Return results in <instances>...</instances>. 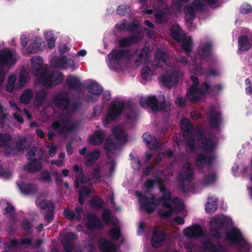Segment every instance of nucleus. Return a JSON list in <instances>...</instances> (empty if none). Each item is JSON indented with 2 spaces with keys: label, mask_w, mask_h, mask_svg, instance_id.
Segmentation results:
<instances>
[{
  "label": "nucleus",
  "mask_w": 252,
  "mask_h": 252,
  "mask_svg": "<svg viewBox=\"0 0 252 252\" xmlns=\"http://www.w3.org/2000/svg\"><path fill=\"white\" fill-rule=\"evenodd\" d=\"M103 91L102 87L95 81L80 82V108L83 102H96Z\"/></svg>",
  "instance_id": "obj_1"
},
{
  "label": "nucleus",
  "mask_w": 252,
  "mask_h": 252,
  "mask_svg": "<svg viewBox=\"0 0 252 252\" xmlns=\"http://www.w3.org/2000/svg\"><path fill=\"white\" fill-rule=\"evenodd\" d=\"M17 54L15 51L6 49L0 50V64L2 66H11L16 63ZM5 73L0 66V85L5 80Z\"/></svg>",
  "instance_id": "obj_2"
},
{
  "label": "nucleus",
  "mask_w": 252,
  "mask_h": 252,
  "mask_svg": "<svg viewBox=\"0 0 252 252\" xmlns=\"http://www.w3.org/2000/svg\"><path fill=\"white\" fill-rule=\"evenodd\" d=\"M37 77H38L39 82L48 88L56 86L61 83L63 79L61 73L58 71L50 72L48 68H46V70L42 71Z\"/></svg>",
  "instance_id": "obj_3"
},
{
  "label": "nucleus",
  "mask_w": 252,
  "mask_h": 252,
  "mask_svg": "<svg viewBox=\"0 0 252 252\" xmlns=\"http://www.w3.org/2000/svg\"><path fill=\"white\" fill-rule=\"evenodd\" d=\"M52 126L60 135H66L73 132L76 129V124L69 117L55 121L52 123Z\"/></svg>",
  "instance_id": "obj_4"
},
{
  "label": "nucleus",
  "mask_w": 252,
  "mask_h": 252,
  "mask_svg": "<svg viewBox=\"0 0 252 252\" xmlns=\"http://www.w3.org/2000/svg\"><path fill=\"white\" fill-rule=\"evenodd\" d=\"M130 57L129 49H113L108 55L110 67L117 70L122 67V60Z\"/></svg>",
  "instance_id": "obj_5"
},
{
  "label": "nucleus",
  "mask_w": 252,
  "mask_h": 252,
  "mask_svg": "<svg viewBox=\"0 0 252 252\" xmlns=\"http://www.w3.org/2000/svg\"><path fill=\"white\" fill-rule=\"evenodd\" d=\"M147 192L142 193L139 190H136L135 194L138 197L140 208L147 213L151 214L155 211L158 206L155 195L151 194L150 197H148L146 195Z\"/></svg>",
  "instance_id": "obj_6"
},
{
  "label": "nucleus",
  "mask_w": 252,
  "mask_h": 252,
  "mask_svg": "<svg viewBox=\"0 0 252 252\" xmlns=\"http://www.w3.org/2000/svg\"><path fill=\"white\" fill-rule=\"evenodd\" d=\"M125 108V103L123 101L115 99L111 102L105 119L106 124H110L119 118Z\"/></svg>",
  "instance_id": "obj_7"
},
{
  "label": "nucleus",
  "mask_w": 252,
  "mask_h": 252,
  "mask_svg": "<svg viewBox=\"0 0 252 252\" xmlns=\"http://www.w3.org/2000/svg\"><path fill=\"white\" fill-rule=\"evenodd\" d=\"M141 106L144 108H150L153 111H162L166 109V104L165 100L158 102L155 95L141 97L139 100Z\"/></svg>",
  "instance_id": "obj_8"
},
{
  "label": "nucleus",
  "mask_w": 252,
  "mask_h": 252,
  "mask_svg": "<svg viewBox=\"0 0 252 252\" xmlns=\"http://www.w3.org/2000/svg\"><path fill=\"white\" fill-rule=\"evenodd\" d=\"M71 100L68 94L63 91L56 94L52 97L53 104L62 111L68 112Z\"/></svg>",
  "instance_id": "obj_9"
},
{
  "label": "nucleus",
  "mask_w": 252,
  "mask_h": 252,
  "mask_svg": "<svg viewBox=\"0 0 252 252\" xmlns=\"http://www.w3.org/2000/svg\"><path fill=\"white\" fill-rule=\"evenodd\" d=\"M181 128L183 131L188 134V135L186 137V144L191 152H194L196 149L195 139L194 137L190 135V133L193 128L192 125L188 119L185 118L181 121Z\"/></svg>",
  "instance_id": "obj_10"
},
{
  "label": "nucleus",
  "mask_w": 252,
  "mask_h": 252,
  "mask_svg": "<svg viewBox=\"0 0 252 252\" xmlns=\"http://www.w3.org/2000/svg\"><path fill=\"white\" fill-rule=\"evenodd\" d=\"M213 154L201 153L198 154L195 160V165L197 169L202 170L206 166L210 167L214 160Z\"/></svg>",
  "instance_id": "obj_11"
},
{
  "label": "nucleus",
  "mask_w": 252,
  "mask_h": 252,
  "mask_svg": "<svg viewBox=\"0 0 252 252\" xmlns=\"http://www.w3.org/2000/svg\"><path fill=\"white\" fill-rule=\"evenodd\" d=\"M226 239L231 243L242 247L246 243L241 231L236 227H233L226 233Z\"/></svg>",
  "instance_id": "obj_12"
},
{
  "label": "nucleus",
  "mask_w": 252,
  "mask_h": 252,
  "mask_svg": "<svg viewBox=\"0 0 252 252\" xmlns=\"http://www.w3.org/2000/svg\"><path fill=\"white\" fill-rule=\"evenodd\" d=\"M50 64L53 67L62 69L73 68L74 66L73 61L68 59L65 56H61V57H53L50 61Z\"/></svg>",
  "instance_id": "obj_13"
},
{
  "label": "nucleus",
  "mask_w": 252,
  "mask_h": 252,
  "mask_svg": "<svg viewBox=\"0 0 252 252\" xmlns=\"http://www.w3.org/2000/svg\"><path fill=\"white\" fill-rule=\"evenodd\" d=\"M43 154V150L39 149L38 152V155L40 157L38 159L34 158L30 160L29 163L24 166L23 169L32 173L40 171L43 167L42 157Z\"/></svg>",
  "instance_id": "obj_14"
},
{
  "label": "nucleus",
  "mask_w": 252,
  "mask_h": 252,
  "mask_svg": "<svg viewBox=\"0 0 252 252\" xmlns=\"http://www.w3.org/2000/svg\"><path fill=\"white\" fill-rule=\"evenodd\" d=\"M159 190L161 195L156 198L157 206L161 205L163 208H170L171 204L170 202L172 200L171 192L166 189L165 185L161 187Z\"/></svg>",
  "instance_id": "obj_15"
},
{
  "label": "nucleus",
  "mask_w": 252,
  "mask_h": 252,
  "mask_svg": "<svg viewBox=\"0 0 252 252\" xmlns=\"http://www.w3.org/2000/svg\"><path fill=\"white\" fill-rule=\"evenodd\" d=\"M166 235L164 230L155 226L152 235L151 244L153 248H159L166 238Z\"/></svg>",
  "instance_id": "obj_16"
},
{
  "label": "nucleus",
  "mask_w": 252,
  "mask_h": 252,
  "mask_svg": "<svg viewBox=\"0 0 252 252\" xmlns=\"http://www.w3.org/2000/svg\"><path fill=\"white\" fill-rule=\"evenodd\" d=\"M39 207L43 210L48 209L44 214V219L48 223L52 222L54 219V203L48 200L43 199L40 202Z\"/></svg>",
  "instance_id": "obj_17"
},
{
  "label": "nucleus",
  "mask_w": 252,
  "mask_h": 252,
  "mask_svg": "<svg viewBox=\"0 0 252 252\" xmlns=\"http://www.w3.org/2000/svg\"><path fill=\"white\" fill-rule=\"evenodd\" d=\"M178 78V71L174 70L170 73L162 75L160 77V81L164 86L171 88L177 83Z\"/></svg>",
  "instance_id": "obj_18"
},
{
  "label": "nucleus",
  "mask_w": 252,
  "mask_h": 252,
  "mask_svg": "<svg viewBox=\"0 0 252 252\" xmlns=\"http://www.w3.org/2000/svg\"><path fill=\"white\" fill-rule=\"evenodd\" d=\"M87 220L86 227L89 231L100 230L103 227V223L95 214H89Z\"/></svg>",
  "instance_id": "obj_19"
},
{
  "label": "nucleus",
  "mask_w": 252,
  "mask_h": 252,
  "mask_svg": "<svg viewBox=\"0 0 252 252\" xmlns=\"http://www.w3.org/2000/svg\"><path fill=\"white\" fill-rule=\"evenodd\" d=\"M104 149L107 158L111 159L120 150V146L112 139L108 138L104 142Z\"/></svg>",
  "instance_id": "obj_20"
},
{
  "label": "nucleus",
  "mask_w": 252,
  "mask_h": 252,
  "mask_svg": "<svg viewBox=\"0 0 252 252\" xmlns=\"http://www.w3.org/2000/svg\"><path fill=\"white\" fill-rule=\"evenodd\" d=\"M190 79L192 81V84L190 86L188 91L187 97L190 101H198L199 96L196 94V91L199 85V79L194 75H191Z\"/></svg>",
  "instance_id": "obj_21"
},
{
  "label": "nucleus",
  "mask_w": 252,
  "mask_h": 252,
  "mask_svg": "<svg viewBox=\"0 0 252 252\" xmlns=\"http://www.w3.org/2000/svg\"><path fill=\"white\" fill-rule=\"evenodd\" d=\"M212 46V43L210 41H208L198 46L197 54L200 57L201 60H207L211 58L213 54Z\"/></svg>",
  "instance_id": "obj_22"
},
{
  "label": "nucleus",
  "mask_w": 252,
  "mask_h": 252,
  "mask_svg": "<svg viewBox=\"0 0 252 252\" xmlns=\"http://www.w3.org/2000/svg\"><path fill=\"white\" fill-rule=\"evenodd\" d=\"M184 235L189 238H200L203 236L201 226L198 224H193L187 227L183 231Z\"/></svg>",
  "instance_id": "obj_23"
},
{
  "label": "nucleus",
  "mask_w": 252,
  "mask_h": 252,
  "mask_svg": "<svg viewBox=\"0 0 252 252\" xmlns=\"http://www.w3.org/2000/svg\"><path fill=\"white\" fill-rule=\"evenodd\" d=\"M31 62L32 64V72L34 76H37L48 68L46 65L43 64V60L39 56L32 58Z\"/></svg>",
  "instance_id": "obj_24"
},
{
  "label": "nucleus",
  "mask_w": 252,
  "mask_h": 252,
  "mask_svg": "<svg viewBox=\"0 0 252 252\" xmlns=\"http://www.w3.org/2000/svg\"><path fill=\"white\" fill-rule=\"evenodd\" d=\"M167 54L161 51H157L155 54L154 62L152 63V66L154 69L158 67H161L164 70L167 66Z\"/></svg>",
  "instance_id": "obj_25"
},
{
  "label": "nucleus",
  "mask_w": 252,
  "mask_h": 252,
  "mask_svg": "<svg viewBox=\"0 0 252 252\" xmlns=\"http://www.w3.org/2000/svg\"><path fill=\"white\" fill-rule=\"evenodd\" d=\"M18 186L22 193L26 195L35 194L38 190V186L34 183L21 182Z\"/></svg>",
  "instance_id": "obj_26"
},
{
  "label": "nucleus",
  "mask_w": 252,
  "mask_h": 252,
  "mask_svg": "<svg viewBox=\"0 0 252 252\" xmlns=\"http://www.w3.org/2000/svg\"><path fill=\"white\" fill-rule=\"evenodd\" d=\"M211 230H221L224 226H230L232 220L229 217L223 216L211 220Z\"/></svg>",
  "instance_id": "obj_27"
},
{
  "label": "nucleus",
  "mask_w": 252,
  "mask_h": 252,
  "mask_svg": "<svg viewBox=\"0 0 252 252\" xmlns=\"http://www.w3.org/2000/svg\"><path fill=\"white\" fill-rule=\"evenodd\" d=\"M99 250L100 252H116L117 248L114 242L105 238L100 237L98 240Z\"/></svg>",
  "instance_id": "obj_28"
},
{
  "label": "nucleus",
  "mask_w": 252,
  "mask_h": 252,
  "mask_svg": "<svg viewBox=\"0 0 252 252\" xmlns=\"http://www.w3.org/2000/svg\"><path fill=\"white\" fill-rule=\"evenodd\" d=\"M76 237V235L71 232L67 233L64 235L62 243L64 252H72Z\"/></svg>",
  "instance_id": "obj_29"
},
{
  "label": "nucleus",
  "mask_w": 252,
  "mask_h": 252,
  "mask_svg": "<svg viewBox=\"0 0 252 252\" xmlns=\"http://www.w3.org/2000/svg\"><path fill=\"white\" fill-rule=\"evenodd\" d=\"M194 177V169L191 163L187 161L183 165V170L179 174L178 178L189 181Z\"/></svg>",
  "instance_id": "obj_30"
},
{
  "label": "nucleus",
  "mask_w": 252,
  "mask_h": 252,
  "mask_svg": "<svg viewBox=\"0 0 252 252\" xmlns=\"http://www.w3.org/2000/svg\"><path fill=\"white\" fill-rule=\"evenodd\" d=\"M209 124L211 128H218L222 122L221 113L216 111L214 108H212L209 110L208 115Z\"/></svg>",
  "instance_id": "obj_31"
},
{
  "label": "nucleus",
  "mask_w": 252,
  "mask_h": 252,
  "mask_svg": "<svg viewBox=\"0 0 252 252\" xmlns=\"http://www.w3.org/2000/svg\"><path fill=\"white\" fill-rule=\"evenodd\" d=\"M140 40L137 35L132 34L119 39L118 43L120 48H126L137 43Z\"/></svg>",
  "instance_id": "obj_32"
},
{
  "label": "nucleus",
  "mask_w": 252,
  "mask_h": 252,
  "mask_svg": "<svg viewBox=\"0 0 252 252\" xmlns=\"http://www.w3.org/2000/svg\"><path fill=\"white\" fill-rule=\"evenodd\" d=\"M100 153L99 150L95 149L88 153L84 160V164L86 166L89 167L93 165L95 162L99 158Z\"/></svg>",
  "instance_id": "obj_33"
},
{
  "label": "nucleus",
  "mask_w": 252,
  "mask_h": 252,
  "mask_svg": "<svg viewBox=\"0 0 252 252\" xmlns=\"http://www.w3.org/2000/svg\"><path fill=\"white\" fill-rule=\"evenodd\" d=\"M105 137V135L103 130H96L90 136L89 142L94 146L100 145L103 143Z\"/></svg>",
  "instance_id": "obj_34"
},
{
  "label": "nucleus",
  "mask_w": 252,
  "mask_h": 252,
  "mask_svg": "<svg viewBox=\"0 0 252 252\" xmlns=\"http://www.w3.org/2000/svg\"><path fill=\"white\" fill-rule=\"evenodd\" d=\"M142 139L143 142L150 150H156L157 149L158 142L155 136L151 135L149 132H146L143 134Z\"/></svg>",
  "instance_id": "obj_35"
},
{
  "label": "nucleus",
  "mask_w": 252,
  "mask_h": 252,
  "mask_svg": "<svg viewBox=\"0 0 252 252\" xmlns=\"http://www.w3.org/2000/svg\"><path fill=\"white\" fill-rule=\"evenodd\" d=\"M151 50L148 47L142 48L138 55V58L135 60V63L137 65L146 63L150 58Z\"/></svg>",
  "instance_id": "obj_36"
},
{
  "label": "nucleus",
  "mask_w": 252,
  "mask_h": 252,
  "mask_svg": "<svg viewBox=\"0 0 252 252\" xmlns=\"http://www.w3.org/2000/svg\"><path fill=\"white\" fill-rule=\"evenodd\" d=\"M112 133L116 140L123 142H127V135L120 126L117 125L114 126Z\"/></svg>",
  "instance_id": "obj_37"
},
{
  "label": "nucleus",
  "mask_w": 252,
  "mask_h": 252,
  "mask_svg": "<svg viewBox=\"0 0 252 252\" xmlns=\"http://www.w3.org/2000/svg\"><path fill=\"white\" fill-rule=\"evenodd\" d=\"M42 41L40 38H36L34 41L30 44L27 48V52L28 54H35L42 50Z\"/></svg>",
  "instance_id": "obj_38"
},
{
  "label": "nucleus",
  "mask_w": 252,
  "mask_h": 252,
  "mask_svg": "<svg viewBox=\"0 0 252 252\" xmlns=\"http://www.w3.org/2000/svg\"><path fill=\"white\" fill-rule=\"evenodd\" d=\"M155 185L158 186L159 189L161 187H163L165 185L164 181L158 176H156L154 179H147L145 182L144 187L147 189H151L154 187Z\"/></svg>",
  "instance_id": "obj_39"
},
{
  "label": "nucleus",
  "mask_w": 252,
  "mask_h": 252,
  "mask_svg": "<svg viewBox=\"0 0 252 252\" xmlns=\"http://www.w3.org/2000/svg\"><path fill=\"white\" fill-rule=\"evenodd\" d=\"M201 148L204 152L209 154H213L215 143L213 139L208 138L201 142Z\"/></svg>",
  "instance_id": "obj_40"
},
{
  "label": "nucleus",
  "mask_w": 252,
  "mask_h": 252,
  "mask_svg": "<svg viewBox=\"0 0 252 252\" xmlns=\"http://www.w3.org/2000/svg\"><path fill=\"white\" fill-rule=\"evenodd\" d=\"M185 17L187 22L192 24L195 17V10L191 5H187L185 7Z\"/></svg>",
  "instance_id": "obj_41"
},
{
  "label": "nucleus",
  "mask_w": 252,
  "mask_h": 252,
  "mask_svg": "<svg viewBox=\"0 0 252 252\" xmlns=\"http://www.w3.org/2000/svg\"><path fill=\"white\" fill-rule=\"evenodd\" d=\"M238 47L241 51H248L251 48L249 39L247 35H241L238 38Z\"/></svg>",
  "instance_id": "obj_42"
},
{
  "label": "nucleus",
  "mask_w": 252,
  "mask_h": 252,
  "mask_svg": "<svg viewBox=\"0 0 252 252\" xmlns=\"http://www.w3.org/2000/svg\"><path fill=\"white\" fill-rule=\"evenodd\" d=\"M48 93L44 90H41L36 92L35 94V101L37 106H41L47 98Z\"/></svg>",
  "instance_id": "obj_43"
},
{
  "label": "nucleus",
  "mask_w": 252,
  "mask_h": 252,
  "mask_svg": "<svg viewBox=\"0 0 252 252\" xmlns=\"http://www.w3.org/2000/svg\"><path fill=\"white\" fill-rule=\"evenodd\" d=\"M212 90V86L209 85L207 82L202 83L199 85L196 94L199 96L198 101L200 100L202 95L207 94Z\"/></svg>",
  "instance_id": "obj_44"
},
{
  "label": "nucleus",
  "mask_w": 252,
  "mask_h": 252,
  "mask_svg": "<svg viewBox=\"0 0 252 252\" xmlns=\"http://www.w3.org/2000/svg\"><path fill=\"white\" fill-rule=\"evenodd\" d=\"M181 43H182L181 47L187 55L191 53L193 47V41L190 36H187Z\"/></svg>",
  "instance_id": "obj_45"
},
{
  "label": "nucleus",
  "mask_w": 252,
  "mask_h": 252,
  "mask_svg": "<svg viewBox=\"0 0 252 252\" xmlns=\"http://www.w3.org/2000/svg\"><path fill=\"white\" fill-rule=\"evenodd\" d=\"M33 96V92L30 89H27L23 92L19 98L20 102L24 104L30 103Z\"/></svg>",
  "instance_id": "obj_46"
},
{
  "label": "nucleus",
  "mask_w": 252,
  "mask_h": 252,
  "mask_svg": "<svg viewBox=\"0 0 252 252\" xmlns=\"http://www.w3.org/2000/svg\"><path fill=\"white\" fill-rule=\"evenodd\" d=\"M171 33L173 38L178 42H181L187 37L185 34L180 33V28L177 26L172 27L171 29Z\"/></svg>",
  "instance_id": "obj_47"
},
{
  "label": "nucleus",
  "mask_w": 252,
  "mask_h": 252,
  "mask_svg": "<svg viewBox=\"0 0 252 252\" xmlns=\"http://www.w3.org/2000/svg\"><path fill=\"white\" fill-rule=\"evenodd\" d=\"M202 249L209 252H219L221 248L220 244L218 246L214 245L210 241H205L202 244Z\"/></svg>",
  "instance_id": "obj_48"
},
{
  "label": "nucleus",
  "mask_w": 252,
  "mask_h": 252,
  "mask_svg": "<svg viewBox=\"0 0 252 252\" xmlns=\"http://www.w3.org/2000/svg\"><path fill=\"white\" fill-rule=\"evenodd\" d=\"M90 204L93 208L101 209L104 205V202L99 196L95 195L91 199Z\"/></svg>",
  "instance_id": "obj_49"
},
{
  "label": "nucleus",
  "mask_w": 252,
  "mask_h": 252,
  "mask_svg": "<svg viewBox=\"0 0 252 252\" xmlns=\"http://www.w3.org/2000/svg\"><path fill=\"white\" fill-rule=\"evenodd\" d=\"M75 211L76 215H75L74 212L69 209H65L63 211V215L68 220H73L74 219H76L79 220V206H76Z\"/></svg>",
  "instance_id": "obj_50"
},
{
  "label": "nucleus",
  "mask_w": 252,
  "mask_h": 252,
  "mask_svg": "<svg viewBox=\"0 0 252 252\" xmlns=\"http://www.w3.org/2000/svg\"><path fill=\"white\" fill-rule=\"evenodd\" d=\"M218 199L212 197L209 198L206 205L205 210L207 213H212L218 208Z\"/></svg>",
  "instance_id": "obj_51"
},
{
  "label": "nucleus",
  "mask_w": 252,
  "mask_h": 252,
  "mask_svg": "<svg viewBox=\"0 0 252 252\" xmlns=\"http://www.w3.org/2000/svg\"><path fill=\"white\" fill-rule=\"evenodd\" d=\"M12 137L9 133H0V148L9 146V143L12 141Z\"/></svg>",
  "instance_id": "obj_52"
},
{
  "label": "nucleus",
  "mask_w": 252,
  "mask_h": 252,
  "mask_svg": "<svg viewBox=\"0 0 252 252\" xmlns=\"http://www.w3.org/2000/svg\"><path fill=\"white\" fill-rule=\"evenodd\" d=\"M91 175L93 180L95 183H100L101 181V176L100 174V166L99 164H97L93 167Z\"/></svg>",
  "instance_id": "obj_53"
},
{
  "label": "nucleus",
  "mask_w": 252,
  "mask_h": 252,
  "mask_svg": "<svg viewBox=\"0 0 252 252\" xmlns=\"http://www.w3.org/2000/svg\"><path fill=\"white\" fill-rule=\"evenodd\" d=\"M92 178L85 174L82 168L80 166V185H93Z\"/></svg>",
  "instance_id": "obj_54"
},
{
  "label": "nucleus",
  "mask_w": 252,
  "mask_h": 252,
  "mask_svg": "<svg viewBox=\"0 0 252 252\" xmlns=\"http://www.w3.org/2000/svg\"><path fill=\"white\" fill-rule=\"evenodd\" d=\"M154 73L153 69L149 66L145 65L141 69V77L145 80L150 79Z\"/></svg>",
  "instance_id": "obj_55"
},
{
  "label": "nucleus",
  "mask_w": 252,
  "mask_h": 252,
  "mask_svg": "<svg viewBox=\"0 0 252 252\" xmlns=\"http://www.w3.org/2000/svg\"><path fill=\"white\" fill-rule=\"evenodd\" d=\"M66 84L70 89H76L79 87V80L73 76H68L66 80Z\"/></svg>",
  "instance_id": "obj_56"
},
{
  "label": "nucleus",
  "mask_w": 252,
  "mask_h": 252,
  "mask_svg": "<svg viewBox=\"0 0 252 252\" xmlns=\"http://www.w3.org/2000/svg\"><path fill=\"white\" fill-rule=\"evenodd\" d=\"M108 234L112 239L117 241L120 238L122 233L120 227H115L109 230Z\"/></svg>",
  "instance_id": "obj_57"
},
{
  "label": "nucleus",
  "mask_w": 252,
  "mask_h": 252,
  "mask_svg": "<svg viewBox=\"0 0 252 252\" xmlns=\"http://www.w3.org/2000/svg\"><path fill=\"white\" fill-rule=\"evenodd\" d=\"M37 179L39 181L47 183H50L52 181V178L50 172L46 170L41 172L40 176L37 178Z\"/></svg>",
  "instance_id": "obj_58"
},
{
  "label": "nucleus",
  "mask_w": 252,
  "mask_h": 252,
  "mask_svg": "<svg viewBox=\"0 0 252 252\" xmlns=\"http://www.w3.org/2000/svg\"><path fill=\"white\" fill-rule=\"evenodd\" d=\"M93 191V185H80V192H81V195L85 196L86 198L90 197Z\"/></svg>",
  "instance_id": "obj_59"
},
{
  "label": "nucleus",
  "mask_w": 252,
  "mask_h": 252,
  "mask_svg": "<svg viewBox=\"0 0 252 252\" xmlns=\"http://www.w3.org/2000/svg\"><path fill=\"white\" fill-rule=\"evenodd\" d=\"M130 12V8L126 4L120 5L117 8V13L121 16L129 15Z\"/></svg>",
  "instance_id": "obj_60"
},
{
  "label": "nucleus",
  "mask_w": 252,
  "mask_h": 252,
  "mask_svg": "<svg viewBox=\"0 0 252 252\" xmlns=\"http://www.w3.org/2000/svg\"><path fill=\"white\" fill-rule=\"evenodd\" d=\"M29 79V75L25 71H22L20 73L19 81L17 85L20 89L22 88L28 81Z\"/></svg>",
  "instance_id": "obj_61"
},
{
  "label": "nucleus",
  "mask_w": 252,
  "mask_h": 252,
  "mask_svg": "<svg viewBox=\"0 0 252 252\" xmlns=\"http://www.w3.org/2000/svg\"><path fill=\"white\" fill-rule=\"evenodd\" d=\"M217 178V175L215 172L210 173L205 176L203 178V182L205 185H210L214 183Z\"/></svg>",
  "instance_id": "obj_62"
},
{
  "label": "nucleus",
  "mask_w": 252,
  "mask_h": 252,
  "mask_svg": "<svg viewBox=\"0 0 252 252\" xmlns=\"http://www.w3.org/2000/svg\"><path fill=\"white\" fill-rule=\"evenodd\" d=\"M7 206L3 211V215L8 216L11 218H13L15 214V209L14 207L9 203H6Z\"/></svg>",
  "instance_id": "obj_63"
},
{
  "label": "nucleus",
  "mask_w": 252,
  "mask_h": 252,
  "mask_svg": "<svg viewBox=\"0 0 252 252\" xmlns=\"http://www.w3.org/2000/svg\"><path fill=\"white\" fill-rule=\"evenodd\" d=\"M111 211L109 209H104L102 212V218L106 223L112 222Z\"/></svg>",
  "instance_id": "obj_64"
}]
</instances>
